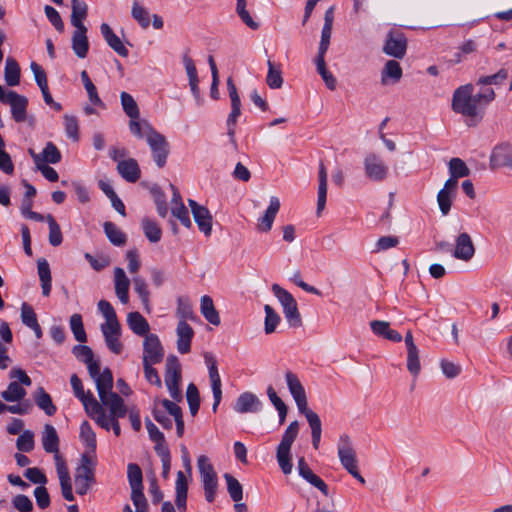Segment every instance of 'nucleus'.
<instances>
[{
	"instance_id": "obj_1",
	"label": "nucleus",
	"mask_w": 512,
	"mask_h": 512,
	"mask_svg": "<svg viewBox=\"0 0 512 512\" xmlns=\"http://www.w3.org/2000/svg\"><path fill=\"white\" fill-rule=\"evenodd\" d=\"M474 87L472 84H465L458 87L452 97V110L470 119H481L482 109L477 99L473 95Z\"/></svg>"
},
{
	"instance_id": "obj_2",
	"label": "nucleus",
	"mask_w": 512,
	"mask_h": 512,
	"mask_svg": "<svg viewBox=\"0 0 512 512\" xmlns=\"http://www.w3.org/2000/svg\"><path fill=\"white\" fill-rule=\"evenodd\" d=\"M298 433L299 423L295 420L288 425L277 447L276 458L280 469L285 475H288L292 472L293 466L291 463L290 450L293 442L297 438Z\"/></svg>"
},
{
	"instance_id": "obj_3",
	"label": "nucleus",
	"mask_w": 512,
	"mask_h": 512,
	"mask_svg": "<svg viewBox=\"0 0 512 512\" xmlns=\"http://www.w3.org/2000/svg\"><path fill=\"white\" fill-rule=\"evenodd\" d=\"M337 450L341 465L352 477L357 479L360 483L364 484L365 479L358 471V460L356 452L353 448L351 438L347 434L340 435Z\"/></svg>"
},
{
	"instance_id": "obj_4",
	"label": "nucleus",
	"mask_w": 512,
	"mask_h": 512,
	"mask_svg": "<svg viewBox=\"0 0 512 512\" xmlns=\"http://www.w3.org/2000/svg\"><path fill=\"white\" fill-rule=\"evenodd\" d=\"M90 377L95 381L96 389L100 401L110 398L111 394H116L113 389V375L111 370L106 367L100 371V364L96 360L86 364Z\"/></svg>"
},
{
	"instance_id": "obj_5",
	"label": "nucleus",
	"mask_w": 512,
	"mask_h": 512,
	"mask_svg": "<svg viewBox=\"0 0 512 512\" xmlns=\"http://www.w3.org/2000/svg\"><path fill=\"white\" fill-rule=\"evenodd\" d=\"M272 291L282 305L283 314L289 326L294 328L300 327L302 325V319L297 302L292 294L278 284L272 285Z\"/></svg>"
},
{
	"instance_id": "obj_6",
	"label": "nucleus",
	"mask_w": 512,
	"mask_h": 512,
	"mask_svg": "<svg viewBox=\"0 0 512 512\" xmlns=\"http://www.w3.org/2000/svg\"><path fill=\"white\" fill-rule=\"evenodd\" d=\"M197 466L200 473L201 482L204 489L205 499L207 502L212 503L215 500L218 479L213 465L205 455L198 457Z\"/></svg>"
},
{
	"instance_id": "obj_7",
	"label": "nucleus",
	"mask_w": 512,
	"mask_h": 512,
	"mask_svg": "<svg viewBox=\"0 0 512 512\" xmlns=\"http://www.w3.org/2000/svg\"><path fill=\"white\" fill-rule=\"evenodd\" d=\"M147 143L151 149L153 160L159 168L165 166L169 155V143L165 136L156 131L151 125H146Z\"/></svg>"
},
{
	"instance_id": "obj_8",
	"label": "nucleus",
	"mask_w": 512,
	"mask_h": 512,
	"mask_svg": "<svg viewBox=\"0 0 512 512\" xmlns=\"http://www.w3.org/2000/svg\"><path fill=\"white\" fill-rule=\"evenodd\" d=\"M408 40L400 30H391L386 36L383 52L395 59H403L406 55Z\"/></svg>"
},
{
	"instance_id": "obj_9",
	"label": "nucleus",
	"mask_w": 512,
	"mask_h": 512,
	"mask_svg": "<svg viewBox=\"0 0 512 512\" xmlns=\"http://www.w3.org/2000/svg\"><path fill=\"white\" fill-rule=\"evenodd\" d=\"M103 405L109 408L111 416L110 428L116 436H120L121 428L118 419L125 417L127 414V407L124 400L118 394H111L110 398L101 401Z\"/></svg>"
},
{
	"instance_id": "obj_10",
	"label": "nucleus",
	"mask_w": 512,
	"mask_h": 512,
	"mask_svg": "<svg viewBox=\"0 0 512 512\" xmlns=\"http://www.w3.org/2000/svg\"><path fill=\"white\" fill-rule=\"evenodd\" d=\"M489 167L491 170L508 168L512 170V145L508 142H502L494 146L489 157Z\"/></svg>"
},
{
	"instance_id": "obj_11",
	"label": "nucleus",
	"mask_w": 512,
	"mask_h": 512,
	"mask_svg": "<svg viewBox=\"0 0 512 512\" xmlns=\"http://www.w3.org/2000/svg\"><path fill=\"white\" fill-rule=\"evenodd\" d=\"M164 358V348L156 334L146 335L143 341V363H161Z\"/></svg>"
},
{
	"instance_id": "obj_12",
	"label": "nucleus",
	"mask_w": 512,
	"mask_h": 512,
	"mask_svg": "<svg viewBox=\"0 0 512 512\" xmlns=\"http://www.w3.org/2000/svg\"><path fill=\"white\" fill-rule=\"evenodd\" d=\"M204 358L208 367L209 378L211 381V389L214 398L212 410L216 412L222 399L221 377L218 372L217 361L215 357L210 353H206L204 355Z\"/></svg>"
},
{
	"instance_id": "obj_13",
	"label": "nucleus",
	"mask_w": 512,
	"mask_h": 512,
	"mask_svg": "<svg viewBox=\"0 0 512 512\" xmlns=\"http://www.w3.org/2000/svg\"><path fill=\"white\" fill-rule=\"evenodd\" d=\"M204 358L208 367L209 378L211 381V389L214 398L212 410L216 412L222 399L221 377L218 372L217 361L215 357L210 353H206L204 355Z\"/></svg>"
},
{
	"instance_id": "obj_14",
	"label": "nucleus",
	"mask_w": 512,
	"mask_h": 512,
	"mask_svg": "<svg viewBox=\"0 0 512 512\" xmlns=\"http://www.w3.org/2000/svg\"><path fill=\"white\" fill-rule=\"evenodd\" d=\"M1 102L10 105L12 118L15 122L23 123L26 121L28 99L25 96L15 91H8Z\"/></svg>"
},
{
	"instance_id": "obj_15",
	"label": "nucleus",
	"mask_w": 512,
	"mask_h": 512,
	"mask_svg": "<svg viewBox=\"0 0 512 512\" xmlns=\"http://www.w3.org/2000/svg\"><path fill=\"white\" fill-rule=\"evenodd\" d=\"M188 204L199 230L206 236H209L212 231V215L210 211L192 199L188 200Z\"/></svg>"
},
{
	"instance_id": "obj_16",
	"label": "nucleus",
	"mask_w": 512,
	"mask_h": 512,
	"mask_svg": "<svg viewBox=\"0 0 512 512\" xmlns=\"http://www.w3.org/2000/svg\"><path fill=\"white\" fill-rule=\"evenodd\" d=\"M127 478L131 487V500L133 503L145 497L143 493V474L138 464L130 463L127 466Z\"/></svg>"
},
{
	"instance_id": "obj_17",
	"label": "nucleus",
	"mask_w": 512,
	"mask_h": 512,
	"mask_svg": "<svg viewBox=\"0 0 512 512\" xmlns=\"http://www.w3.org/2000/svg\"><path fill=\"white\" fill-rule=\"evenodd\" d=\"M285 379L289 392L291 393L298 410L306 409V407H308L307 396L298 376L291 371H287L285 373Z\"/></svg>"
},
{
	"instance_id": "obj_18",
	"label": "nucleus",
	"mask_w": 512,
	"mask_h": 512,
	"mask_svg": "<svg viewBox=\"0 0 512 512\" xmlns=\"http://www.w3.org/2000/svg\"><path fill=\"white\" fill-rule=\"evenodd\" d=\"M475 254V246L470 235L466 232L460 233L455 241L453 256L462 261H469Z\"/></svg>"
},
{
	"instance_id": "obj_19",
	"label": "nucleus",
	"mask_w": 512,
	"mask_h": 512,
	"mask_svg": "<svg viewBox=\"0 0 512 512\" xmlns=\"http://www.w3.org/2000/svg\"><path fill=\"white\" fill-rule=\"evenodd\" d=\"M365 173L373 181H382L388 174V167L374 155H368L364 160Z\"/></svg>"
},
{
	"instance_id": "obj_20",
	"label": "nucleus",
	"mask_w": 512,
	"mask_h": 512,
	"mask_svg": "<svg viewBox=\"0 0 512 512\" xmlns=\"http://www.w3.org/2000/svg\"><path fill=\"white\" fill-rule=\"evenodd\" d=\"M105 344L110 352L119 355L123 351V344L120 340L122 335L121 325H110L100 327Z\"/></svg>"
},
{
	"instance_id": "obj_21",
	"label": "nucleus",
	"mask_w": 512,
	"mask_h": 512,
	"mask_svg": "<svg viewBox=\"0 0 512 512\" xmlns=\"http://www.w3.org/2000/svg\"><path fill=\"white\" fill-rule=\"evenodd\" d=\"M182 61L186 70V74L189 80V86L193 97L196 100L197 105H202L203 99L200 95V89L198 87L199 78L197 74V69L193 59L188 55V53H184L182 55Z\"/></svg>"
},
{
	"instance_id": "obj_22",
	"label": "nucleus",
	"mask_w": 512,
	"mask_h": 512,
	"mask_svg": "<svg viewBox=\"0 0 512 512\" xmlns=\"http://www.w3.org/2000/svg\"><path fill=\"white\" fill-rule=\"evenodd\" d=\"M261 400L252 392H244L239 395L235 404L234 410L237 413H256L262 409Z\"/></svg>"
},
{
	"instance_id": "obj_23",
	"label": "nucleus",
	"mask_w": 512,
	"mask_h": 512,
	"mask_svg": "<svg viewBox=\"0 0 512 512\" xmlns=\"http://www.w3.org/2000/svg\"><path fill=\"white\" fill-rule=\"evenodd\" d=\"M177 350L180 354H187L191 350L194 337L193 328L185 321H179L176 327Z\"/></svg>"
},
{
	"instance_id": "obj_24",
	"label": "nucleus",
	"mask_w": 512,
	"mask_h": 512,
	"mask_svg": "<svg viewBox=\"0 0 512 512\" xmlns=\"http://www.w3.org/2000/svg\"><path fill=\"white\" fill-rule=\"evenodd\" d=\"M458 186L454 184L453 180H446L443 188L437 194V203L443 215L450 212L452 201L456 196Z\"/></svg>"
},
{
	"instance_id": "obj_25",
	"label": "nucleus",
	"mask_w": 512,
	"mask_h": 512,
	"mask_svg": "<svg viewBox=\"0 0 512 512\" xmlns=\"http://www.w3.org/2000/svg\"><path fill=\"white\" fill-rule=\"evenodd\" d=\"M280 209V200L276 196L270 198L269 206L264 215L258 219L257 228L259 231L268 232L273 226L275 217Z\"/></svg>"
},
{
	"instance_id": "obj_26",
	"label": "nucleus",
	"mask_w": 512,
	"mask_h": 512,
	"mask_svg": "<svg viewBox=\"0 0 512 512\" xmlns=\"http://www.w3.org/2000/svg\"><path fill=\"white\" fill-rule=\"evenodd\" d=\"M130 280L126 276L125 271L116 267L114 269V287L115 293L121 303L126 304L129 301Z\"/></svg>"
},
{
	"instance_id": "obj_27",
	"label": "nucleus",
	"mask_w": 512,
	"mask_h": 512,
	"mask_svg": "<svg viewBox=\"0 0 512 512\" xmlns=\"http://www.w3.org/2000/svg\"><path fill=\"white\" fill-rule=\"evenodd\" d=\"M41 440L45 452L54 454L55 460H59V437L52 425L46 424L44 426Z\"/></svg>"
},
{
	"instance_id": "obj_28",
	"label": "nucleus",
	"mask_w": 512,
	"mask_h": 512,
	"mask_svg": "<svg viewBox=\"0 0 512 512\" xmlns=\"http://www.w3.org/2000/svg\"><path fill=\"white\" fill-rule=\"evenodd\" d=\"M100 31L104 40L111 49H113L121 57L128 56V49L125 47L121 39L113 32L112 28L107 23L101 24Z\"/></svg>"
},
{
	"instance_id": "obj_29",
	"label": "nucleus",
	"mask_w": 512,
	"mask_h": 512,
	"mask_svg": "<svg viewBox=\"0 0 512 512\" xmlns=\"http://www.w3.org/2000/svg\"><path fill=\"white\" fill-rule=\"evenodd\" d=\"M117 171L127 182L135 183L140 178V168L137 161L133 158L118 162Z\"/></svg>"
},
{
	"instance_id": "obj_30",
	"label": "nucleus",
	"mask_w": 512,
	"mask_h": 512,
	"mask_svg": "<svg viewBox=\"0 0 512 512\" xmlns=\"http://www.w3.org/2000/svg\"><path fill=\"white\" fill-rule=\"evenodd\" d=\"M175 504L180 512H185L187 509V492L188 481L182 471H178L175 483Z\"/></svg>"
},
{
	"instance_id": "obj_31",
	"label": "nucleus",
	"mask_w": 512,
	"mask_h": 512,
	"mask_svg": "<svg viewBox=\"0 0 512 512\" xmlns=\"http://www.w3.org/2000/svg\"><path fill=\"white\" fill-rule=\"evenodd\" d=\"M127 324L132 332L137 336H142L145 338L146 335L151 334L149 333L150 326L148 321L141 313L137 311L128 313Z\"/></svg>"
},
{
	"instance_id": "obj_32",
	"label": "nucleus",
	"mask_w": 512,
	"mask_h": 512,
	"mask_svg": "<svg viewBox=\"0 0 512 512\" xmlns=\"http://www.w3.org/2000/svg\"><path fill=\"white\" fill-rule=\"evenodd\" d=\"M87 28H76L72 35V49L79 58H85L89 50V42L87 38Z\"/></svg>"
},
{
	"instance_id": "obj_33",
	"label": "nucleus",
	"mask_w": 512,
	"mask_h": 512,
	"mask_svg": "<svg viewBox=\"0 0 512 512\" xmlns=\"http://www.w3.org/2000/svg\"><path fill=\"white\" fill-rule=\"evenodd\" d=\"M164 378L166 385L180 383L181 364L177 356L171 354L166 358Z\"/></svg>"
},
{
	"instance_id": "obj_34",
	"label": "nucleus",
	"mask_w": 512,
	"mask_h": 512,
	"mask_svg": "<svg viewBox=\"0 0 512 512\" xmlns=\"http://www.w3.org/2000/svg\"><path fill=\"white\" fill-rule=\"evenodd\" d=\"M403 71L400 64L396 60H388L381 72V83H397L402 78Z\"/></svg>"
},
{
	"instance_id": "obj_35",
	"label": "nucleus",
	"mask_w": 512,
	"mask_h": 512,
	"mask_svg": "<svg viewBox=\"0 0 512 512\" xmlns=\"http://www.w3.org/2000/svg\"><path fill=\"white\" fill-rule=\"evenodd\" d=\"M74 483L76 493L78 495H85L90 490L91 486L95 483L94 472H86L75 469Z\"/></svg>"
},
{
	"instance_id": "obj_36",
	"label": "nucleus",
	"mask_w": 512,
	"mask_h": 512,
	"mask_svg": "<svg viewBox=\"0 0 512 512\" xmlns=\"http://www.w3.org/2000/svg\"><path fill=\"white\" fill-rule=\"evenodd\" d=\"M200 312L203 317L211 324L218 326L221 322L218 311L214 306L212 298L204 295L200 300Z\"/></svg>"
},
{
	"instance_id": "obj_37",
	"label": "nucleus",
	"mask_w": 512,
	"mask_h": 512,
	"mask_svg": "<svg viewBox=\"0 0 512 512\" xmlns=\"http://www.w3.org/2000/svg\"><path fill=\"white\" fill-rule=\"evenodd\" d=\"M38 275L41 282L42 294L49 296L51 292V270L48 261L40 258L37 261Z\"/></svg>"
},
{
	"instance_id": "obj_38",
	"label": "nucleus",
	"mask_w": 512,
	"mask_h": 512,
	"mask_svg": "<svg viewBox=\"0 0 512 512\" xmlns=\"http://www.w3.org/2000/svg\"><path fill=\"white\" fill-rule=\"evenodd\" d=\"M71 8V24L75 28L86 27L83 21L86 19L88 13L87 4L82 0H71Z\"/></svg>"
},
{
	"instance_id": "obj_39",
	"label": "nucleus",
	"mask_w": 512,
	"mask_h": 512,
	"mask_svg": "<svg viewBox=\"0 0 512 512\" xmlns=\"http://www.w3.org/2000/svg\"><path fill=\"white\" fill-rule=\"evenodd\" d=\"M176 316L179 318V321H197L198 317L195 314L191 302L188 297L180 296L177 299V309Z\"/></svg>"
},
{
	"instance_id": "obj_40",
	"label": "nucleus",
	"mask_w": 512,
	"mask_h": 512,
	"mask_svg": "<svg viewBox=\"0 0 512 512\" xmlns=\"http://www.w3.org/2000/svg\"><path fill=\"white\" fill-rule=\"evenodd\" d=\"M448 166L450 173V178L448 180H453L456 186H458L459 178L467 177L470 174V169L467 167L466 163L460 158L450 159Z\"/></svg>"
},
{
	"instance_id": "obj_41",
	"label": "nucleus",
	"mask_w": 512,
	"mask_h": 512,
	"mask_svg": "<svg viewBox=\"0 0 512 512\" xmlns=\"http://www.w3.org/2000/svg\"><path fill=\"white\" fill-rule=\"evenodd\" d=\"M34 399L36 405L48 416H52L56 413V406L53 404L51 396L44 390V388L39 387L37 389Z\"/></svg>"
},
{
	"instance_id": "obj_42",
	"label": "nucleus",
	"mask_w": 512,
	"mask_h": 512,
	"mask_svg": "<svg viewBox=\"0 0 512 512\" xmlns=\"http://www.w3.org/2000/svg\"><path fill=\"white\" fill-rule=\"evenodd\" d=\"M326 199H327V171H326L324 164L320 163L317 213H320L325 208Z\"/></svg>"
},
{
	"instance_id": "obj_43",
	"label": "nucleus",
	"mask_w": 512,
	"mask_h": 512,
	"mask_svg": "<svg viewBox=\"0 0 512 512\" xmlns=\"http://www.w3.org/2000/svg\"><path fill=\"white\" fill-rule=\"evenodd\" d=\"M4 78L8 86H16L20 82V67L16 60L11 57L6 59Z\"/></svg>"
},
{
	"instance_id": "obj_44",
	"label": "nucleus",
	"mask_w": 512,
	"mask_h": 512,
	"mask_svg": "<svg viewBox=\"0 0 512 512\" xmlns=\"http://www.w3.org/2000/svg\"><path fill=\"white\" fill-rule=\"evenodd\" d=\"M104 232L109 241L115 246H124L127 241L125 233L112 222H105Z\"/></svg>"
},
{
	"instance_id": "obj_45",
	"label": "nucleus",
	"mask_w": 512,
	"mask_h": 512,
	"mask_svg": "<svg viewBox=\"0 0 512 512\" xmlns=\"http://www.w3.org/2000/svg\"><path fill=\"white\" fill-rule=\"evenodd\" d=\"M97 306L99 312L105 318V322L102 323L100 327L120 324L116 312L110 302H108L107 300H100Z\"/></svg>"
},
{
	"instance_id": "obj_46",
	"label": "nucleus",
	"mask_w": 512,
	"mask_h": 512,
	"mask_svg": "<svg viewBox=\"0 0 512 512\" xmlns=\"http://www.w3.org/2000/svg\"><path fill=\"white\" fill-rule=\"evenodd\" d=\"M26 396V390L20 383L10 382L7 390L1 392V397L7 402H19Z\"/></svg>"
},
{
	"instance_id": "obj_47",
	"label": "nucleus",
	"mask_w": 512,
	"mask_h": 512,
	"mask_svg": "<svg viewBox=\"0 0 512 512\" xmlns=\"http://www.w3.org/2000/svg\"><path fill=\"white\" fill-rule=\"evenodd\" d=\"M141 225L144 235L150 242L157 243L160 241L162 230L154 220L144 218L142 219Z\"/></svg>"
},
{
	"instance_id": "obj_48",
	"label": "nucleus",
	"mask_w": 512,
	"mask_h": 512,
	"mask_svg": "<svg viewBox=\"0 0 512 512\" xmlns=\"http://www.w3.org/2000/svg\"><path fill=\"white\" fill-rule=\"evenodd\" d=\"M80 439L88 450L95 453L96 435L88 421H83L80 425Z\"/></svg>"
},
{
	"instance_id": "obj_49",
	"label": "nucleus",
	"mask_w": 512,
	"mask_h": 512,
	"mask_svg": "<svg viewBox=\"0 0 512 512\" xmlns=\"http://www.w3.org/2000/svg\"><path fill=\"white\" fill-rule=\"evenodd\" d=\"M120 100L122 108L126 115L130 117V119H139V108L132 95H130L127 92H122L120 94Z\"/></svg>"
},
{
	"instance_id": "obj_50",
	"label": "nucleus",
	"mask_w": 512,
	"mask_h": 512,
	"mask_svg": "<svg viewBox=\"0 0 512 512\" xmlns=\"http://www.w3.org/2000/svg\"><path fill=\"white\" fill-rule=\"evenodd\" d=\"M224 479L231 499L234 502H240L243 499V488L240 482L229 473L224 474Z\"/></svg>"
},
{
	"instance_id": "obj_51",
	"label": "nucleus",
	"mask_w": 512,
	"mask_h": 512,
	"mask_svg": "<svg viewBox=\"0 0 512 512\" xmlns=\"http://www.w3.org/2000/svg\"><path fill=\"white\" fill-rule=\"evenodd\" d=\"M268 73L266 77L267 85L271 89H279L282 87L283 84V78H282V72L280 68L276 67L275 64L268 60Z\"/></svg>"
},
{
	"instance_id": "obj_52",
	"label": "nucleus",
	"mask_w": 512,
	"mask_h": 512,
	"mask_svg": "<svg viewBox=\"0 0 512 512\" xmlns=\"http://www.w3.org/2000/svg\"><path fill=\"white\" fill-rule=\"evenodd\" d=\"M131 15L133 19L143 28L150 26V15L146 8L141 6L137 1L133 2Z\"/></svg>"
},
{
	"instance_id": "obj_53",
	"label": "nucleus",
	"mask_w": 512,
	"mask_h": 512,
	"mask_svg": "<svg viewBox=\"0 0 512 512\" xmlns=\"http://www.w3.org/2000/svg\"><path fill=\"white\" fill-rule=\"evenodd\" d=\"M81 402L85 408L86 413L92 419L105 411L102 402L99 403L91 392H87V397L81 400Z\"/></svg>"
},
{
	"instance_id": "obj_54",
	"label": "nucleus",
	"mask_w": 512,
	"mask_h": 512,
	"mask_svg": "<svg viewBox=\"0 0 512 512\" xmlns=\"http://www.w3.org/2000/svg\"><path fill=\"white\" fill-rule=\"evenodd\" d=\"M41 164H57L61 161V153L52 142H47L41 153Z\"/></svg>"
},
{
	"instance_id": "obj_55",
	"label": "nucleus",
	"mask_w": 512,
	"mask_h": 512,
	"mask_svg": "<svg viewBox=\"0 0 512 512\" xmlns=\"http://www.w3.org/2000/svg\"><path fill=\"white\" fill-rule=\"evenodd\" d=\"M70 329L72 333L74 334L75 339L83 343L87 340V335L84 329L82 316L78 313L73 314L70 317Z\"/></svg>"
},
{
	"instance_id": "obj_56",
	"label": "nucleus",
	"mask_w": 512,
	"mask_h": 512,
	"mask_svg": "<svg viewBox=\"0 0 512 512\" xmlns=\"http://www.w3.org/2000/svg\"><path fill=\"white\" fill-rule=\"evenodd\" d=\"M46 220H47V223L49 226V243L52 246L57 247L63 241L60 226L58 225V223L56 222V220L54 219V217L51 214H48L46 216Z\"/></svg>"
},
{
	"instance_id": "obj_57",
	"label": "nucleus",
	"mask_w": 512,
	"mask_h": 512,
	"mask_svg": "<svg viewBox=\"0 0 512 512\" xmlns=\"http://www.w3.org/2000/svg\"><path fill=\"white\" fill-rule=\"evenodd\" d=\"M264 311H265L264 330H265L266 334H271L275 331V329L281 319H280V316L278 315V313L268 304L264 306Z\"/></svg>"
},
{
	"instance_id": "obj_58",
	"label": "nucleus",
	"mask_w": 512,
	"mask_h": 512,
	"mask_svg": "<svg viewBox=\"0 0 512 512\" xmlns=\"http://www.w3.org/2000/svg\"><path fill=\"white\" fill-rule=\"evenodd\" d=\"M63 119L67 137L77 142L79 140V123L77 117L65 114Z\"/></svg>"
},
{
	"instance_id": "obj_59",
	"label": "nucleus",
	"mask_w": 512,
	"mask_h": 512,
	"mask_svg": "<svg viewBox=\"0 0 512 512\" xmlns=\"http://www.w3.org/2000/svg\"><path fill=\"white\" fill-rule=\"evenodd\" d=\"M407 370L417 377L421 371L419 349L417 347L407 349Z\"/></svg>"
},
{
	"instance_id": "obj_60",
	"label": "nucleus",
	"mask_w": 512,
	"mask_h": 512,
	"mask_svg": "<svg viewBox=\"0 0 512 512\" xmlns=\"http://www.w3.org/2000/svg\"><path fill=\"white\" fill-rule=\"evenodd\" d=\"M81 80H82L83 85L87 91L88 98H89L90 102L97 106L103 105L100 97L98 96L97 89H96L95 85L92 83L91 79L89 78L88 73L85 70H83L81 72Z\"/></svg>"
},
{
	"instance_id": "obj_61",
	"label": "nucleus",
	"mask_w": 512,
	"mask_h": 512,
	"mask_svg": "<svg viewBox=\"0 0 512 512\" xmlns=\"http://www.w3.org/2000/svg\"><path fill=\"white\" fill-rule=\"evenodd\" d=\"M186 398L189 405V410L192 416H195L200 407L199 391L195 384L190 383L186 390Z\"/></svg>"
},
{
	"instance_id": "obj_62",
	"label": "nucleus",
	"mask_w": 512,
	"mask_h": 512,
	"mask_svg": "<svg viewBox=\"0 0 512 512\" xmlns=\"http://www.w3.org/2000/svg\"><path fill=\"white\" fill-rule=\"evenodd\" d=\"M16 447L21 452H30L34 449V434L30 430L24 431L16 441Z\"/></svg>"
},
{
	"instance_id": "obj_63",
	"label": "nucleus",
	"mask_w": 512,
	"mask_h": 512,
	"mask_svg": "<svg viewBox=\"0 0 512 512\" xmlns=\"http://www.w3.org/2000/svg\"><path fill=\"white\" fill-rule=\"evenodd\" d=\"M299 412L306 417L311 428V434L322 433V424L317 413L308 407H306L304 410H299Z\"/></svg>"
},
{
	"instance_id": "obj_64",
	"label": "nucleus",
	"mask_w": 512,
	"mask_h": 512,
	"mask_svg": "<svg viewBox=\"0 0 512 512\" xmlns=\"http://www.w3.org/2000/svg\"><path fill=\"white\" fill-rule=\"evenodd\" d=\"M303 479H305L312 486L320 490L325 496H328V486L327 484L317 476L311 469L306 471L303 475H301Z\"/></svg>"
}]
</instances>
